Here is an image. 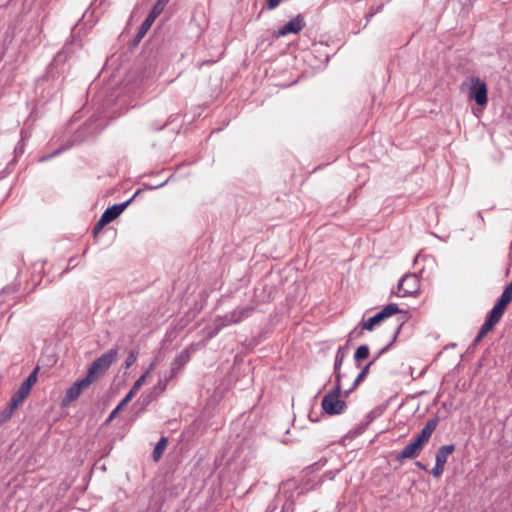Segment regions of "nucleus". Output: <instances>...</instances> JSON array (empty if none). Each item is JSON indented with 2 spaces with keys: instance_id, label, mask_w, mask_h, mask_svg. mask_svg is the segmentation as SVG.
Wrapping results in <instances>:
<instances>
[{
  "instance_id": "39",
  "label": "nucleus",
  "mask_w": 512,
  "mask_h": 512,
  "mask_svg": "<svg viewBox=\"0 0 512 512\" xmlns=\"http://www.w3.org/2000/svg\"><path fill=\"white\" fill-rule=\"evenodd\" d=\"M505 290L510 291V293H512V281L505 287Z\"/></svg>"
},
{
  "instance_id": "23",
  "label": "nucleus",
  "mask_w": 512,
  "mask_h": 512,
  "mask_svg": "<svg viewBox=\"0 0 512 512\" xmlns=\"http://www.w3.org/2000/svg\"><path fill=\"white\" fill-rule=\"evenodd\" d=\"M169 1L170 0H157L149 13L157 18L163 12Z\"/></svg>"
},
{
  "instance_id": "35",
  "label": "nucleus",
  "mask_w": 512,
  "mask_h": 512,
  "mask_svg": "<svg viewBox=\"0 0 512 512\" xmlns=\"http://www.w3.org/2000/svg\"><path fill=\"white\" fill-rule=\"evenodd\" d=\"M483 338L484 337H480V334L478 333L477 336L475 337V339L473 340L472 345L477 346L482 341Z\"/></svg>"
},
{
  "instance_id": "24",
  "label": "nucleus",
  "mask_w": 512,
  "mask_h": 512,
  "mask_svg": "<svg viewBox=\"0 0 512 512\" xmlns=\"http://www.w3.org/2000/svg\"><path fill=\"white\" fill-rule=\"evenodd\" d=\"M369 356V347L367 345H360L354 353V360L359 362L368 358Z\"/></svg>"
},
{
  "instance_id": "15",
  "label": "nucleus",
  "mask_w": 512,
  "mask_h": 512,
  "mask_svg": "<svg viewBox=\"0 0 512 512\" xmlns=\"http://www.w3.org/2000/svg\"><path fill=\"white\" fill-rule=\"evenodd\" d=\"M438 422L439 420L437 417L429 419L420 431L419 436L424 440L426 444L428 443L433 432L436 430Z\"/></svg>"
},
{
  "instance_id": "18",
  "label": "nucleus",
  "mask_w": 512,
  "mask_h": 512,
  "mask_svg": "<svg viewBox=\"0 0 512 512\" xmlns=\"http://www.w3.org/2000/svg\"><path fill=\"white\" fill-rule=\"evenodd\" d=\"M189 360L190 353L188 350H184L174 359L171 364V369L178 374Z\"/></svg>"
},
{
  "instance_id": "14",
  "label": "nucleus",
  "mask_w": 512,
  "mask_h": 512,
  "mask_svg": "<svg viewBox=\"0 0 512 512\" xmlns=\"http://www.w3.org/2000/svg\"><path fill=\"white\" fill-rule=\"evenodd\" d=\"M346 356V346H341L338 348L336 355H335V362H334V374H335V382H341V366L343 364L344 358Z\"/></svg>"
},
{
  "instance_id": "16",
  "label": "nucleus",
  "mask_w": 512,
  "mask_h": 512,
  "mask_svg": "<svg viewBox=\"0 0 512 512\" xmlns=\"http://www.w3.org/2000/svg\"><path fill=\"white\" fill-rule=\"evenodd\" d=\"M500 320L501 319L499 317L489 312L478 332L480 337H485L495 327V325L499 323Z\"/></svg>"
},
{
  "instance_id": "22",
  "label": "nucleus",
  "mask_w": 512,
  "mask_h": 512,
  "mask_svg": "<svg viewBox=\"0 0 512 512\" xmlns=\"http://www.w3.org/2000/svg\"><path fill=\"white\" fill-rule=\"evenodd\" d=\"M133 396L131 394H127L120 403L116 406V408L110 413L107 421H111L116 415L132 400Z\"/></svg>"
},
{
  "instance_id": "25",
  "label": "nucleus",
  "mask_w": 512,
  "mask_h": 512,
  "mask_svg": "<svg viewBox=\"0 0 512 512\" xmlns=\"http://www.w3.org/2000/svg\"><path fill=\"white\" fill-rule=\"evenodd\" d=\"M18 407H13L12 406V403L9 402V405L6 409H4L1 413H0V424L6 422L7 420H9L14 411L17 409Z\"/></svg>"
},
{
  "instance_id": "30",
  "label": "nucleus",
  "mask_w": 512,
  "mask_h": 512,
  "mask_svg": "<svg viewBox=\"0 0 512 512\" xmlns=\"http://www.w3.org/2000/svg\"><path fill=\"white\" fill-rule=\"evenodd\" d=\"M168 383H169V382H168V381H166V380L162 377V378H160V379H159L158 383L155 385L154 390H155V391H156V390H158V391H159V393H161V392H163V391H165V390H166V387H167V384H168Z\"/></svg>"
},
{
  "instance_id": "36",
  "label": "nucleus",
  "mask_w": 512,
  "mask_h": 512,
  "mask_svg": "<svg viewBox=\"0 0 512 512\" xmlns=\"http://www.w3.org/2000/svg\"><path fill=\"white\" fill-rule=\"evenodd\" d=\"M165 126H166V123H163V124L158 125V126H152L151 130L159 131V130H162Z\"/></svg>"
},
{
  "instance_id": "27",
  "label": "nucleus",
  "mask_w": 512,
  "mask_h": 512,
  "mask_svg": "<svg viewBox=\"0 0 512 512\" xmlns=\"http://www.w3.org/2000/svg\"><path fill=\"white\" fill-rule=\"evenodd\" d=\"M146 374H143L141 375L134 383L133 387L131 388V390L128 392L129 394H131V396H135L136 393L138 392V390L140 389V387L145 383V380H146Z\"/></svg>"
},
{
  "instance_id": "38",
  "label": "nucleus",
  "mask_w": 512,
  "mask_h": 512,
  "mask_svg": "<svg viewBox=\"0 0 512 512\" xmlns=\"http://www.w3.org/2000/svg\"><path fill=\"white\" fill-rule=\"evenodd\" d=\"M416 466L420 468L421 470H426V466L422 464L421 462H416Z\"/></svg>"
},
{
  "instance_id": "21",
  "label": "nucleus",
  "mask_w": 512,
  "mask_h": 512,
  "mask_svg": "<svg viewBox=\"0 0 512 512\" xmlns=\"http://www.w3.org/2000/svg\"><path fill=\"white\" fill-rule=\"evenodd\" d=\"M155 20H156V17L149 13L139 28V31L137 34V37L139 39L144 37V35L149 31V29L151 28V26Z\"/></svg>"
},
{
  "instance_id": "4",
  "label": "nucleus",
  "mask_w": 512,
  "mask_h": 512,
  "mask_svg": "<svg viewBox=\"0 0 512 512\" xmlns=\"http://www.w3.org/2000/svg\"><path fill=\"white\" fill-rule=\"evenodd\" d=\"M405 322V316H402L401 318L398 319V322H397V327H396V330L393 334V337H392V340L385 346L383 347L378 353L377 355L373 358V360H371L370 362H368L361 370V372L358 374V376L356 377V379L354 380L353 384H352V387L345 391V395H348L350 392H352L368 375L369 373V370H370V367L375 363V361L382 355L384 354L385 352H387L390 347L393 345V343L395 342V340L397 339L399 333H400V330L403 326Z\"/></svg>"
},
{
  "instance_id": "32",
  "label": "nucleus",
  "mask_w": 512,
  "mask_h": 512,
  "mask_svg": "<svg viewBox=\"0 0 512 512\" xmlns=\"http://www.w3.org/2000/svg\"><path fill=\"white\" fill-rule=\"evenodd\" d=\"M411 442H413L414 444H416V445H417L419 448H421V449H423V448H424V446H425V444H426V443L424 442V440L419 436V434H417V435L413 438V440H412Z\"/></svg>"
},
{
  "instance_id": "3",
  "label": "nucleus",
  "mask_w": 512,
  "mask_h": 512,
  "mask_svg": "<svg viewBox=\"0 0 512 512\" xmlns=\"http://www.w3.org/2000/svg\"><path fill=\"white\" fill-rule=\"evenodd\" d=\"M341 382H335L334 388L322 399V409L329 415H338L346 409V402L340 399Z\"/></svg>"
},
{
  "instance_id": "20",
  "label": "nucleus",
  "mask_w": 512,
  "mask_h": 512,
  "mask_svg": "<svg viewBox=\"0 0 512 512\" xmlns=\"http://www.w3.org/2000/svg\"><path fill=\"white\" fill-rule=\"evenodd\" d=\"M168 445V438L162 437L158 443L156 444L153 452H152V458L155 462H158L161 457L163 456V453Z\"/></svg>"
},
{
  "instance_id": "29",
  "label": "nucleus",
  "mask_w": 512,
  "mask_h": 512,
  "mask_svg": "<svg viewBox=\"0 0 512 512\" xmlns=\"http://www.w3.org/2000/svg\"><path fill=\"white\" fill-rule=\"evenodd\" d=\"M444 466L445 465L435 461V466L432 468L431 474L434 477H437V478L440 477L443 474V472H444Z\"/></svg>"
},
{
  "instance_id": "8",
  "label": "nucleus",
  "mask_w": 512,
  "mask_h": 512,
  "mask_svg": "<svg viewBox=\"0 0 512 512\" xmlns=\"http://www.w3.org/2000/svg\"><path fill=\"white\" fill-rule=\"evenodd\" d=\"M92 384L91 380L86 376L83 379L76 381L71 387H69L66 391L64 398L62 399V406L67 407L78 399V397L82 394V392L87 389Z\"/></svg>"
},
{
  "instance_id": "1",
  "label": "nucleus",
  "mask_w": 512,
  "mask_h": 512,
  "mask_svg": "<svg viewBox=\"0 0 512 512\" xmlns=\"http://www.w3.org/2000/svg\"><path fill=\"white\" fill-rule=\"evenodd\" d=\"M253 310V307H239L223 316L216 317L214 320V328L208 331V338L211 339L215 337L226 326L240 323L242 320L246 319Z\"/></svg>"
},
{
  "instance_id": "12",
  "label": "nucleus",
  "mask_w": 512,
  "mask_h": 512,
  "mask_svg": "<svg viewBox=\"0 0 512 512\" xmlns=\"http://www.w3.org/2000/svg\"><path fill=\"white\" fill-rule=\"evenodd\" d=\"M512 301V293L510 291H507L504 289L500 297L497 299L495 305L490 310V313L494 314L495 316L499 317L500 319L505 313V310L509 303Z\"/></svg>"
},
{
  "instance_id": "6",
  "label": "nucleus",
  "mask_w": 512,
  "mask_h": 512,
  "mask_svg": "<svg viewBox=\"0 0 512 512\" xmlns=\"http://www.w3.org/2000/svg\"><path fill=\"white\" fill-rule=\"evenodd\" d=\"M402 310L399 309L398 305L395 303H391L386 305L381 311L375 314L373 317H370L368 320L362 323V328L364 330L372 331L374 327L384 321L386 318H389L395 314L401 313Z\"/></svg>"
},
{
  "instance_id": "5",
  "label": "nucleus",
  "mask_w": 512,
  "mask_h": 512,
  "mask_svg": "<svg viewBox=\"0 0 512 512\" xmlns=\"http://www.w3.org/2000/svg\"><path fill=\"white\" fill-rule=\"evenodd\" d=\"M468 98L474 100L477 105L484 107L488 103V90L486 83L479 77L470 78Z\"/></svg>"
},
{
  "instance_id": "9",
  "label": "nucleus",
  "mask_w": 512,
  "mask_h": 512,
  "mask_svg": "<svg viewBox=\"0 0 512 512\" xmlns=\"http://www.w3.org/2000/svg\"><path fill=\"white\" fill-rule=\"evenodd\" d=\"M305 26L306 23L304 17L298 14L276 32V37H283L288 34H298Z\"/></svg>"
},
{
  "instance_id": "17",
  "label": "nucleus",
  "mask_w": 512,
  "mask_h": 512,
  "mask_svg": "<svg viewBox=\"0 0 512 512\" xmlns=\"http://www.w3.org/2000/svg\"><path fill=\"white\" fill-rule=\"evenodd\" d=\"M455 451V445L449 444V445H443L441 446L435 456V461L438 463H441L443 465L446 464L449 456Z\"/></svg>"
},
{
  "instance_id": "10",
  "label": "nucleus",
  "mask_w": 512,
  "mask_h": 512,
  "mask_svg": "<svg viewBox=\"0 0 512 512\" xmlns=\"http://www.w3.org/2000/svg\"><path fill=\"white\" fill-rule=\"evenodd\" d=\"M137 194H138V192H136L134 194V196L132 198H130L129 200H127L123 203H120V204H115V205L107 208L101 215L103 217V221L106 220V221H108V223H110L113 220H115L126 209V207L133 201V199L136 197Z\"/></svg>"
},
{
  "instance_id": "33",
  "label": "nucleus",
  "mask_w": 512,
  "mask_h": 512,
  "mask_svg": "<svg viewBox=\"0 0 512 512\" xmlns=\"http://www.w3.org/2000/svg\"><path fill=\"white\" fill-rule=\"evenodd\" d=\"M177 376V373L175 371H173L171 368L169 371H167L164 375H163V378L166 380V381H170L172 379H174L175 377Z\"/></svg>"
},
{
  "instance_id": "37",
  "label": "nucleus",
  "mask_w": 512,
  "mask_h": 512,
  "mask_svg": "<svg viewBox=\"0 0 512 512\" xmlns=\"http://www.w3.org/2000/svg\"><path fill=\"white\" fill-rule=\"evenodd\" d=\"M155 368V363L150 364L148 370L144 373L146 376L150 374V372Z\"/></svg>"
},
{
  "instance_id": "13",
  "label": "nucleus",
  "mask_w": 512,
  "mask_h": 512,
  "mask_svg": "<svg viewBox=\"0 0 512 512\" xmlns=\"http://www.w3.org/2000/svg\"><path fill=\"white\" fill-rule=\"evenodd\" d=\"M422 449L419 448L413 442H410L407 446H405L401 452L396 455V460L399 462H403L405 459H415L421 453Z\"/></svg>"
},
{
  "instance_id": "7",
  "label": "nucleus",
  "mask_w": 512,
  "mask_h": 512,
  "mask_svg": "<svg viewBox=\"0 0 512 512\" xmlns=\"http://www.w3.org/2000/svg\"><path fill=\"white\" fill-rule=\"evenodd\" d=\"M419 290V279L416 274H406L398 282L397 291L394 292L400 297H407L417 293Z\"/></svg>"
},
{
  "instance_id": "31",
  "label": "nucleus",
  "mask_w": 512,
  "mask_h": 512,
  "mask_svg": "<svg viewBox=\"0 0 512 512\" xmlns=\"http://www.w3.org/2000/svg\"><path fill=\"white\" fill-rule=\"evenodd\" d=\"M107 224H109L108 221H103V217L101 216L96 225L94 226V233L97 234Z\"/></svg>"
},
{
  "instance_id": "11",
  "label": "nucleus",
  "mask_w": 512,
  "mask_h": 512,
  "mask_svg": "<svg viewBox=\"0 0 512 512\" xmlns=\"http://www.w3.org/2000/svg\"><path fill=\"white\" fill-rule=\"evenodd\" d=\"M512 301V293L510 291H507L504 289L500 297L497 299L495 305L490 310V313L494 314L495 316L499 317L500 319L505 313V310L509 303Z\"/></svg>"
},
{
  "instance_id": "19",
  "label": "nucleus",
  "mask_w": 512,
  "mask_h": 512,
  "mask_svg": "<svg viewBox=\"0 0 512 512\" xmlns=\"http://www.w3.org/2000/svg\"><path fill=\"white\" fill-rule=\"evenodd\" d=\"M30 391V389L21 384L19 389L11 397L10 402L12 403V406L19 407L23 403V401L28 397Z\"/></svg>"
},
{
  "instance_id": "40",
  "label": "nucleus",
  "mask_w": 512,
  "mask_h": 512,
  "mask_svg": "<svg viewBox=\"0 0 512 512\" xmlns=\"http://www.w3.org/2000/svg\"><path fill=\"white\" fill-rule=\"evenodd\" d=\"M374 15V12H370L368 15H367V21L370 20V18Z\"/></svg>"
},
{
  "instance_id": "26",
  "label": "nucleus",
  "mask_w": 512,
  "mask_h": 512,
  "mask_svg": "<svg viewBox=\"0 0 512 512\" xmlns=\"http://www.w3.org/2000/svg\"><path fill=\"white\" fill-rule=\"evenodd\" d=\"M38 370L39 368L36 367L34 369V371L27 377V379L22 383V385L26 386L28 389L31 390L32 386L36 383L37 381V373H38Z\"/></svg>"
},
{
  "instance_id": "2",
  "label": "nucleus",
  "mask_w": 512,
  "mask_h": 512,
  "mask_svg": "<svg viewBox=\"0 0 512 512\" xmlns=\"http://www.w3.org/2000/svg\"><path fill=\"white\" fill-rule=\"evenodd\" d=\"M117 349H110L95 359L88 368L86 377L93 383L99 375L103 374L116 361Z\"/></svg>"
},
{
  "instance_id": "28",
  "label": "nucleus",
  "mask_w": 512,
  "mask_h": 512,
  "mask_svg": "<svg viewBox=\"0 0 512 512\" xmlns=\"http://www.w3.org/2000/svg\"><path fill=\"white\" fill-rule=\"evenodd\" d=\"M138 358V351H130L126 360H125V368H130Z\"/></svg>"
},
{
  "instance_id": "34",
  "label": "nucleus",
  "mask_w": 512,
  "mask_h": 512,
  "mask_svg": "<svg viewBox=\"0 0 512 512\" xmlns=\"http://www.w3.org/2000/svg\"><path fill=\"white\" fill-rule=\"evenodd\" d=\"M280 3H281V0H268L267 8L269 10L275 9Z\"/></svg>"
}]
</instances>
